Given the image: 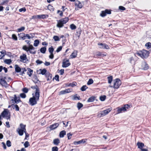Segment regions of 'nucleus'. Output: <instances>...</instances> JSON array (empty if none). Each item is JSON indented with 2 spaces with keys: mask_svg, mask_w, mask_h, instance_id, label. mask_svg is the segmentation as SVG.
<instances>
[{
  "mask_svg": "<svg viewBox=\"0 0 151 151\" xmlns=\"http://www.w3.org/2000/svg\"><path fill=\"white\" fill-rule=\"evenodd\" d=\"M33 96L30 98L29 100V104L31 106H34L36 104L37 102L39 100L40 93L38 92H35V93H32Z\"/></svg>",
  "mask_w": 151,
  "mask_h": 151,
  "instance_id": "nucleus-1",
  "label": "nucleus"
},
{
  "mask_svg": "<svg viewBox=\"0 0 151 151\" xmlns=\"http://www.w3.org/2000/svg\"><path fill=\"white\" fill-rule=\"evenodd\" d=\"M60 142V140L58 139H55L53 140V144L55 145H58Z\"/></svg>",
  "mask_w": 151,
  "mask_h": 151,
  "instance_id": "nucleus-25",
  "label": "nucleus"
},
{
  "mask_svg": "<svg viewBox=\"0 0 151 151\" xmlns=\"http://www.w3.org/2000/svg\"><path fill=\"white\" fill-rule=\"evenodd\" d=\"M66 134V132L65 130H63L61 131L59 134V136L60 137H64V136Z\"/></svg>",
  "mask_w": 151,
  "mask_h": 151,
  "instance_id": "nucleus-27",
  "label": "nucleus"
},
{
  "mask_svg": "<svg viewBox=\"0 0 151 151\" xmlns=\"http://www.w3.org/2000/svg\"><path fill=\"white\" fill-rule=\"evenodd\" d=\"M149 54V53L148 51L145 50H143L136 53L135 55L139 56L142 58H146L148 56Z\"/></svg>",
  "mask_w": 151,
  "mask_h": 151,
  "instance_id": "nucleus-4",
  "label": "nucleus"
},
{
  "mask_svg": "<svg viewBox=\"0 0 151 151\" xmlns=\"http://www.w3.org/2000/svg\"><path fill=\"white\" fill-rule=\"evenodd\" d=\"M111 110L110 109H108L106 110H104L101 111L100 113H99L98 116L100 117L104 116L108 114L110 111Z\"/></svg>",
  "mask_w": 151,
  "mask_h": 151,
  "instance_id": "nucleus-7",
  "label": "nucleus"
},
{
  "mask_svg": "<svg viewBox=\"0 0 151 151\" xmlns=\"http://www.w3.org/2000/svg\"><path fill=\"white\" fill-rule=\"evenodd\" d=\"M36 63L38 64H41L42 63V62L39 60H37L36 61Z\"/></svg>",
  "mask_w": 151,
  "mask_h": 151,
  "instance_id": "nucleus-64",
  "label": "nucleus"
},
{
  "mask_svg": "<svg viewBox=\"0 0 151 151\" xmlns=\"http://www.w3.org/2000/svg\"><path fill=\"white\" fill-rule=\"evenodd\" d=\"M87 88V87L86 85H84L81 87V90L82 91H85Z\"/></svg>",
  "mask_w": 151,
  "mask_h": 151,
  "instance_id": "nucleus-43",
  "label": "nucleus"
},
{
  "mask_svg": "<svg viewBox=\"0 0 151 151\" xmlns=\"http://www.w3.org/2000/svg\"><path fill=\"white\" fill-rule=\"evenodd\" d=\"M26 11V9L24 7L20 9L19 10V11L20 12H22L23 11L25 12Z\"/></svg>",
  "mask_w": 151,
  "mask_h": 151,
  "instance_id": "nucleus-58",
  "label": "nucleus"
},
{
  "mask_svg": "<svg viewBox=\"0 0 151 151\" xmlns=\"http://www.w3.org/2000/svg\"><path fill=\"white\" fill-rule=\"evenodd\" d=\"M68 60H64L63 62L62 66L63 68H66L69 66L70 64Z\"/></svg>",
  "mask_w": 151,
  "mask_h": 151,
  "instance_id": "nucleus-14",
  "label": "nucleus"
},
{
  "mask_svg": "<svg viewBox=\"0 0 151 151\" xmlns=\"http://www.w3.org/2000/svg\"><path fill=\"white\" fill-rule=\"evenodd\" d=\"M83 106V104L82 103L79 102L77 104V107L78 109H79Z\"/></svg>",
  "mask_w": 151,
  "mask_h": 151,
  "instance_id": "nucleus-40",
  "label": "nucleus"
},
{
  "mask_svg": "<svg viewBox=\"0 0 151 151\" xmlns=\"http://www.w3.org/2000/svg\"><path fill=\"white\" fill-rule=\"evenodd\" d=\"M142 68L144 70H147L148 68V65L145 62H142L141 65Z\"/></svg>",
  "mask_w": 151,
  "mask_h": 151,
  "instance_id": "nucleus-15",
  "label": "nucleus"
},
{
  "mask_svg": "<svg viewBox=\"0 0 151 151\" xmlns=\"http://www.w3.org/2000/svg\"><path fill=\"white\" fill-rule=\"evenodd\" d=\"M13 98L14 99H12L11 101H14L15 103H18L21 101L19 97H17L15 95H14Z\"/></svg>",
  "mask_w": 151,
  "mask_h": 151,
  "instance_id": "nucleus-16",
  "label": "nucleus"
},
{
  "mask_svg": "<svg viewBox=\"0 0 151 151\" xmlns=\"http://www.w3.org/2000/svg\"><path fill=\"white\" fill-rule=\"evenodd\" d=\"M26 37L28 39H30L32 38L33 37H31L28 34H25V38H26Z\"/></svg>",
  "mask_w": 151,
  "mask_h": 151,
  "instance_id": "nucleus-60",
  "label": "nucleus"
},
{
  "mask_svg": "<svg viewBox=\"0 0 151 151\" xmlns=\"http://www.w3.org/2000/svg\"><path fill=\"white\" fill-rule=\"evenodd\" d=\"M72 135V134H70V133L67 134V136L68 139H71Z\"/></svg>",
  "mask_w": 151,
  "mask_h": 151,
  "instance_id": "nucleus-59",
  "label": "nucleus"
},
{
  "mask_svg": "<svg viewBox=\"0 0 151 151\" xmlns=\"http://www.w3.org/2000/svg\"><path fill=\"white\" fill-rule=\"evenodd\" d=\"M57 13L61 16H62L63 15V13L62 11L58 10L57 11Z\"/></svg>",
  "mask_w": 151,
  "mask_h": 151,
  "instance_id": "nucleus-61",
  "label": "nucleus"
},
{
  "mask_svg": "<svg viewBox=\"0 0 151 151\" xmlns=\"http://www.w3.org/2000/svg\"><path fill=\"white\" fill-rule=\"evenodd\" d=\"M94 100V97L92 96L89 98L87 100V102H92Z\"/></svg>",
  "mask_w": 151,
  "mask_h": 151,
  "instance_id": "nucleus-32",
  "label": "nucleus"
},
{
  "mask_svg": "<svg viewBox=\"0 0 151 151\" xmlns=\"http://www.w3.org/2000/svg\"><path fill=\"white\" fill-rule=\"evenodd\" d=\"M24 145L25 148L28 147V146H29V142L27 141H26L25 142L24 144Z\"/></svg>",
  "mask_w": 151,
  "mask_h": 151,
  "instance_id": "nucleus-49",
  "label": "nucleus"
},
{
  "mask_svg": "<svg viewBox=\"0 0 151 151\" xmlns=\"http://www.w3.org/2000/svg\"><path fill=\"white\" fill-rule=\"evenodd\" d=\"M59 124L58 123H55L51 125H50L49 128L51 130H52L56 128L59 126Z\"/></svg>",
  "mask_w": 151,
  "mask_h": 151,
  "instance_id": "nucleus-18",
  "label": "nucleus"
},
{
  "mask_svg": "<svg viewBox=\"0 0 151 151\" xmlns=\"http://www.w3.org/2000/svg\"><path fill=\"white\" fill-rule=\"evenodd\" d=\"M6 145L8 147H10L11 146V142L9 140H7L6 142Z\"/></svg>",
  "mask_w": 151,
  "mask_h": 151,
  "instance_id": "nucleus-56",
  "label": "nucleus"
},
{
  "mask_svg": "<svg viewBox=\"0 0 151 151\" xmlns=\"http://www.w3.org/2000/svg\"><path fill=\"white\" fill-rule=\"evenodd\" d=\"M19 40L22 39L23 40L26 39L25 34L23 33H21L18 35Z\"/></svg>",
  "mask_w": 151,
  "mask_h": 151,
  "instance_id": "nucleus-17",
  "label": "nucleus"
},
{
  "mask_svg": "<svg viewBox=\"0 0 151 151\" xmlns=\"http://www.w3.org/2000/svg\"><path fill=\"white\" fill-rule=\"evenodd\" d=\"M108 82L109 83H111L113 77L112 76H111L108 77Z\"/></svg>",
  "mask_w": 151,
  "mask_h": 151,
  "instance_id": "nucleus-36",
  "label": "nucleus"
},
{
  "mask_svg": "<svg viewBox=\"0 0 151 151\" xmlns=\"http://www.w3.org/2000/svg\"><path fill=\"white\" fill-rule=\"evenodd\" d=\"M25 42L29 45V47H27L26 45H24L23 47V49L27 52L29 51L31 54H35L36 51L35 50V48L32 45H30V41L28 40H26Z\"/></svg>",
  "mask_w": 151,
  "mask_h": 151,
  "instance_id": "nucleus-2",
  "label": "nucleus"
},
{
  "mask_svg": "<svg viewBox=\"0 0 151 151\" xmlns=\"http://www.w3.org/2000/svg\"><path fill=\"white\" fill-rule=\"evenodd\" d=\"M77 55V51H74L70 55V58H75L76 57Z\"/></svg>",
  "mask_w": 151,
  "mask_h": 151,
  "instance_id": "nucleus-22",
  "label": "nucleus"
},
{
  "mask_svg": "<svg viewBox=\"0 0 151 151\" xmlns=\"http://www.w3.org/2000/svg\"><path fill=\"white\" fill-rule=\"evenodd\" d=\"M12 38L15 40H17V36L15 34H13L12 36Z\"/></svg>",
  "mask_w": 151,
  "mask_h": 151,
  "instance_id": "nucleus-50",
  "label": "nucleus"
},
{
  "mask_svg": "<svg viewBox=\"0 0 151 151\" xmlns=\"http://www.w3.org/2000/svg\"><path fill=\"white\" fill-rule=\"evenodd\" d=\"M53 39L55 41H59L60 40V38L59 37L56 35H55L53 36Z\"/></svg>",
  "mask_w": 151,
  "mask_h": 151,
  "instance_id": "nucleus-34",
  "label": "nucleus"
},
{
  "mask_svg": "<svg viewBox=\"0 0 151 151\" xmlns=\"http://www.w3.org/2000/svg\"><path fill=\"white\" fill-rule=\"evenodd\" d=\"M20 96L22 98H25L26 96V95L24 93H21L20 94Z\"/></svg>",
  "mask_w": 151,
  "mask_h": 151,
  "instance_id": "nucleus-54",
  "label": "nucleus"
},
{
  "mask_svg": "<svg viewBox=\"0 0 151 151\" xmlns=\"http://www.w3.org/2000/svg\"><path fill=\"white\" fill-rule=\"evenodd\" d=\"M22 91L25 93H27L28 91V89L26 88H24L22 89Z\"/></svg>",
  "mask_w": 151,
  "mask_h": 151,
  "instance_id": "nucleus-57",
  "label": "nucleus"
},
{
  "mask_svg": "<svg viewBox=\"0 0 151 151\" xmlns=\"http://www.w3.org/2000/svg\"><path fill=\"white\" fill-rule=\"evenodd\" d=\"M46 16L48 17V16L45 14H42L38 15V18L39 19H45L46 18Z\"/></svg>",
  "mask_w": 151,
  "mask_h": 151,
  "instance_id": "nucleus-26",
  "label": "nucleus"
},
{
  "mask_svg": "<svg viewBox=\"0 0 151 151\" xmlns=\"http://www.w3.org/2000/svg\"><path fill=\"white\" fill-rule=\"evenodd\" d=\"M49 57L50 59H52L54 58V55L53 53H50V55L49 56Z\"/></svg>",
  "mask_w": 151,
  "mask_h": 151,
  "instance_id": "nucleus-63",
  "label": "nucleus"
},
{
  "mask_svg": "<svg viewBox=\"0 0 151 151\" xmlns=\"http://www.w3.org/2000/svg\"><path fill=\"white\" fill-rule=\"evenodd\" d=\"M39 43V41L38 40H36L34 41V46L35 47L37 46Z\"/></svg>",
  "mask_w": 151,
  "mask_h": 151,
  "instance_id": "nucleus-33",
  "label": "nucleus"
},
{
  "mask_svg": "<svg viewBox=\"0 0 151 151\" xmlns=\"http://www.w3.org/2000/svg\"><path fill=\"white\" fill-rule=\"evenodd\" d=\"M93 82V79H90L88 81V82L87 83V84L88 85H90L91 84H92Z\"/></svg>",
  "mask_w": 151,
  "mask_h": 151,
  "instance_id": "nucleus-42",
  "label": "nucleus"
},
{
  "mask_svg": "<svg viewBox=\"0 0 151 151\" xmlns=\"http://www.w3.org/2000/svg\"><path fill=\"white\" fill-rule=\"evenodd\" d=\"M6 52V51L4 50H3L1 51L0 52L1 53V54L0 55V59H2L5 56Z\"/></svg>",
  "mask_w": 151,
  "mask_h": 151,
  "instance_id": "nucleus-24",
  "label": "nucleus"
},
{
  "mask_svg": "<svg viewBox=\"0 0 151 151\" xmlns=\"http://www.w3.org/2000/svg\"><path fill=\"white\" fill-rule=\"evenodd\" d=\"M70 29L72 30L75 29H76V27L74 24H71L70 26Z\"/></svg>",
  "mask_w": 151,
  "mask_h": 151,
  "instance_id": "nucleus-41",
  "label": "nucleus"
},
{
  "mask_svg": "<svg viewBox=\"0 0 151 151\" xmlns=\"http://www.w3.org/2000/svg\"><path fill=\"white\" fill-rule=\"evenodd\" d=\"M76 83L75 82H73L72 83H70L69 84L68 86H70L72 87H74V86H76Z\"/></svg>",
  "mask_w": 151,
  "mask_h": 151,
  "instance_id": "nucleus-55",
  "label": "nucleus"
},
{
  "mask_svg": "<svg viewBox=\"0 0 151 151\" xmlns=\"http://www.w3.org/2000/svg\"><path fill=\"white\" fill-rule=\"evenodd\" d=\"M119 9L121 10H125V8L122 6H119Z\"/></svg>",
  "mask_w": 151,
  "mask_h": 151,
  "instance_id": "nucleus-62",
  "label": "nucleus"
},
{
  "mask_svg": "<svg viewBox=\"0 0 151 151\" xmlns=\"http://www.w3.org/2000/svg\"><path fill=\"white\" fill-rule=\"evenodd\" d=\"M121 84V82L120 80L118 78H116L114 81V88H118Z\"/></svg>",
  "mask_w": 151,
  "mask_h": 151,
  "instance_id": "nucleus-8",
  "label": "nucleus"
},
{
  "mask_svg": "<svg viewBox=\"0 0 151 151\" xmlns=\"http://www.w3.org/2000/svg\"><path fill=\"white\" fill-rule=\"evenodd\" d=\"M69 20L68 17H66L58 21L57 27L59 28H61L63 26L64 24H66Z\"/></svg>",
  "mask_w": 151,
  "mask_h": 151,
  "instance_id": "nucleus-5",
  "label": "nucleus"
},
{
  "mask_svg": "<svg viewBox=\"0 0 151 151\" xmlns=\"http://www.w3.org/2000/svg\"><path fill=\"white\" fill-rule=\"evenodd\" d=\"M54 48L52 47H51L49 48L48 50L50 53L52 54V53H53V52L54 51Z\"/></svg>",
  "mask_w": 151,
  "mask_h": 151,
  "instance_id": "nucleus-47",
  "label": "nucleus"
},
{
  "mask_svg": "<svg viewBox=\"0 0 151 151\" xmlns=\"http://www.w3.org/2000/svg\"><path fill=\"white\" fill-rule=\"evenodd\" d=\"M7 109H5L1 113V115L3 117H6L7 119H9L10 118V115L9 114L8 112Z\"/></svg>",
  "mask_w": 151,
  "mask_h": 151,
  "instance_id": "nucleus-11",
  "label": "nucleus"
},
{
  "mask_svg": "<svg viewBox=\"0 0 151 151\" xmlns=\"http://www.w3.org/2000/svg\"><path fill=\"white\" fill-rule=\"evenodd\" d=\"M72 89L71 88H68L64 90L61 91H60L59 93V95H63L65 94L66 93H69L72 92Z\"/></svg>",
  "mask_w": 151,
  "mask_h": 151,
  "instance_id": "nucleus-12",
  "label": "nucleus"
},
{
  "mask_svg": "<svg viewBox=\"0 0 151 151\" xmlns=\"http://www.w3.org/2000/svg\"><path fill=\"white\" fill-rule=\"evenodd\" d=\"M33 70L30 68H29L28 71L27 72V74L29 76H31Z\"/></svg>",
  "mask_w": 151,
  "mask_h": 151,
  "instance_id": "nucleus-35",
  "label": "nucleus"
},
{
  "mask_svg": "<svg viewBox=\"0 0 151 151\" xmlns=\"http://www.w3.org/2000/svg\"><path fill=\"white\" fill-rule=\"evenodd\" d=\"M20 58L22 61L24 62V61H25L27 58V55L26 54H23L22 55L20 56Z\"/></svg>",
  "mask_w": 151,
  "mask_h": 151,
  "instance_id": "nucleus-20",
  "label": "nucleus"
},
{
  "mask_svg": "<svg viewBox=\"0 0 151 151\" xmlns=\"http://www.w3.org/2000/svg\"><path fill=\"white\" fill-rule=\"evenodd\" d=\"M84 4L78 0H76L75 2V9L78 10L79 9L82 8Z\"/></svg>",
  "mask_w": 151,
  "mask_h": 151,
  "instance_id": "nucleus-6",
  "label": "nucleus"
},
{
  "mask_svg": "<svg viewBox=\"0 0 151 151\" xmlns=\"http://www.w3.org/2000/svg\"><path fill=\"white\" fill-rule=\"evenodd\" d=\"M40 73L43 75L45 74L46 72V70L45 69H44L43 70L40 69Z\"/></svg>",
  "mask_w": 151,
  "mask_h": 151,
  "instance_id": "nucleus-37",
  "label": "nucleus"
},
{
  "mask_svg": "<svg viewBox=\"0 0 151 151\" xmlns=\"http://www.w3.org/2000/svg\"><path fill=\"white\" fill-rule=\"evenodd\" d=\"M15 71L17 73H19L20 72L21 70V68L19 66L17 65H15Z\"/></svg>",
  "mask_w": 151,
  "mask_h": 151,
  "instance_id": "nucleus-23",
  "label": "nucleus"
},
{
  "mask_svg": "<svg viewBox=\"0 0 151 151\" xmlns=\"http://www.w3.org/2000/svg\"><path fill=\"white\" fill-rule=\"evenodd\" d=\"M25 29V27H22L20 28H19L17 29V31L20 32L21 31H24Z\"/></svg>",
  "mask_w": 151,
  "mask_h": 151,
  "instance_id": "nucleus-44",
  "label": "nucleus"
},
{
  "mask_svg": "<svg viewBox=\"0 0 151 151\" xmlns=\"http://www.w3.org/2000/svg\"><path fill=\"white\" fill-rule=\"evenodd\" d=\"M111 13L110 10L106 9L105 11H102L100 14V15L102 17L106 16L107 14H110Z\"/></svg>",
  "mask_w": 151,
  "mask_h": 151,
  "instance_id": "nucleus-13",
  "label": "nucleus"
},
{
  "mask_svg": "<svg viewBox=\"0 0 151 151\" xmlns=\"http://www.w3.org/2000/svg\"><path fill=\"white\" fill-rule=\"evenodd\" d=\"M4 62L5 63L10 64L12 62V60L10 59H6L4 60Z\"/></svg>",
  "mask_w": 151,
  "mask_h": 151,
  "instance_id": "nucleus-31",
  "label": "nucleus"
},
{
  "mask_svg": "<svg viewBox=\"0 0 151 151\" xmlns=\"http://www.w3.org/2000/svg\"><path fill=\"white\" fill-rule=\"evenodd\" d=\"M80 97L79 96H77V94L74 95L73 96V99L74 100H80Z\"/></svg>",
  "mask_w": 151,
  "mask_h": 151,
  "instance_id": "nucleus-46",
  "label": "nucleus"
},
{
  "mask_svg": "<svg viewBox=\"0 0 151 151\" xmlns=\"http://www.w3.org/2000/svg\"><path fill=\"white\" fill-rule=\"evenodd\" d=\"M130 63L133 65H134L135 64V61L134 60L132 57L130 58L129 59Z\"/></svg>",
  "mask_w": 151,
  "mask_h": 151,
  "instance_id": "nucleus-30",
  "label": "nucleus"
},
{
  "mask_svg": "<svg viewBox=\"0 0 151 151\" xmlns=\"http://www.w3.org/2000/svg\"><path fill=\"white\" fill-rule=\"evenodd\" d=\"M46 76L47 77V80L49 81L50 80L52 77V75L51 74L49 73H47L46 74Z\"/></svg>",
  "mask_w": 151,
  "mask_h": 151,
  "instance_id": "nucleus-28",
  "label": "nucleus"
},
{
  "mask_svg": "<svg viewBox=\"0 0 151 151\" xmlns=\"http://www.w3.org/2000/svg\"><path fill=\"white\" fill-rule=\"evenodd\" d=\"M47 8L49 10L51 11H53L54 9V8L50 4L48 5Z\"/></svg>",
  "mask_w": 151,
  "mask_h": 151,
  "instance_id": "nucleus-45",
  "label": "nucleus"
},
{
  "mask_svg": "<svg viewBox=\"0 0 151 151\" xmlns=\"http://www.w3.org/2000/svg\"><path fill=\"white\" fill-rule=\"evenodd\" d=\"M14 107L13 108L14 109L15 108L16 110L17 111H18L19 110V108L18 106L17 105L15 104V105H14Z\"/></svg>",
  "mask_w": 151,
  "mask_h": 151,
  "instance_id": "nucleus-53",
  "label": "nucleus"
},
{
  "mask_svg": "<svg viewBox=\"0 0 151 151\" xmlns=\"http://www.w3.org/2000/svg\"><path fill=\"white\" fill-rule=\"evenodd\" d=\"M86 142L85 139H82L78 141H75L73 143L75 145L80 144L82 143H84Z\"/></svg>",
  "mask_w": 151,
  "mask_h": 151,
  "instance_id": "nucleus-21",
  "label": "nucleus"
},
{
  "mask_svg": "<svg viewBox=\"0 0 151 151\" xmlns=\"http://www.w3.org/2000/svg\"><path fill=\"white\" fill-rule=\"evenodd\" d=\"M4 78L2 77H0V84L3 86H4L5 88L8 87L9 85L6 82Z\"/></svg>",
  "mask_w": 151,
  "mask_h": 151,
  "instance_id": "nucleus-10",
  "label": "nucleus"
},
{
  "mask_svg": "<svg viewBox=\"0 0 151 151\" xmlns=\"http://www.w3.org/2000/svg\"><path fill=\"white\" fill-rule=\"evenodd\" d=\"M129 106L128 104L125 105L124 107L121 108L118 107L117 112L118 113H120L122 111H126L127 109H128Z\"/></svg>",
  "mask_w": 151,
  "mask_h": 151,
  "instance_id": "nucleus-9",
  "label": "nucleus"
},
{
  "mask_svg": "<svg viewBox=\"0 0 151 151\" xmlns=\"http://www.w3.org/2000/svg\"><path fill=\"white\" fill-rule=\"evenodd\" d=\"M62 47L61 46H60L56 50V52H58L62 50Z\"/></svg>",
  "mask_w": 151,
  "mask_h": 151,
  "instance_id": "nucleus-52",
  "label": "nucleus"
},
{
  "mask_svg": "<svg viewBox=\"0 0 151 151\" xmlns=\"http://www.w3.org/2000/svg\"><path fill=\"white\" fill-rule=\"evenodd\" d=\"M137 145L138 148L140 149H142L145 146L144 144L142 142H138L137 143Z\"/></svg>",
  "mask_w": 151,
  "mask_h": 151,
  "instance_id": "nucleus-19",
  "label": "nucleus"
},
{
  "mask_svg": "<svg viewBox=\"0 0 151 151\" xmlns=\"http://www.w3.org/2000/svg\"><path fill=\"white\" fill-rule=\"evenodd\" d=\"M46 49L45 47H42L41 48V49L40 50V52L42 53H45L46 51Z\"/></svg>",
  "mask_w": 151,
  "mask_h": 151,
  "instance_id": "nucleus-38",
  "label": "nucleus"
},
{
  "mask_svg": "<svg viewBox=\"0 0 151 151\" xmlns=\"http://www.w3.org/2000/svg\"><path fill=\"white\" fill-rule=\"evenodd\" d=\"M31 88L32 89H35V92H38L39 93H40L39 90V88L37 87V86H32Z\"/></svg>",
  "mask_w": 151,
  "mask_h": 151,
  "instance_id": "nucleus-29",
  "label": "nucleus"
},
{
  "mask_svg": "<svg viewBox=\"0 0 151 151\" xmlns=\"http://www.w3.org/2000/svg\"><path fill=\"white\" fill-rule=\"evenodd\" d=\"M52 151H58V149L57 147H54L52 148Z\"/></svg>",
  "mask_w": 151,
  "mask_h": 151,
  "instance_id": "nucleus-51",
  "label": "nucleus"
},
{
  "mask_svg": "<svg viewBox=\"0 0 151 151\" xmlns=\"http://www.w3.org/2000/svg\"><path fill=\"white\" fill-rule=\"evenodd\" d=\"M106 96H101L100 97V100L102 101H104L106 99Z\"/></svg>",
  "mask_w": 151,
  "mask_h": 151,
  "instance_id": "nucleus-48",
  "label": "nucleus"
},
{
  "mask_svg": "<svg viewBox=\"0 0 151 151\" xmlns=\"http://www.w3.org/2000/svg\"><path fill=\"white\" fill-rule=\"evenodd\" d=\"M98 45L99 46V47L100 48L104 49L105 44L99 43L98 44Z\"/></svg>",
  "mask_w": 151,
  "mask_h": 151,
  "instance_id": "nucleus-39",
  "label": "nucleus"
},
{
  "mask_svg": "<svg viewBox=\"0 0 151 151\" xmlns=\"http://www.w3.org/2000/svg\"><path fill=\"white\" fill-rule=\"evenodd\" d=\"M26 131V125L22 123L20 124V127L17 129V132L20 136H22L24 132H25Z\"/></svg>",
  "mask_w": 151,
  "mask_h": 151,
  "instance_id": "nucleus-3",
  "label": "nucleus"
}]
</instances>
